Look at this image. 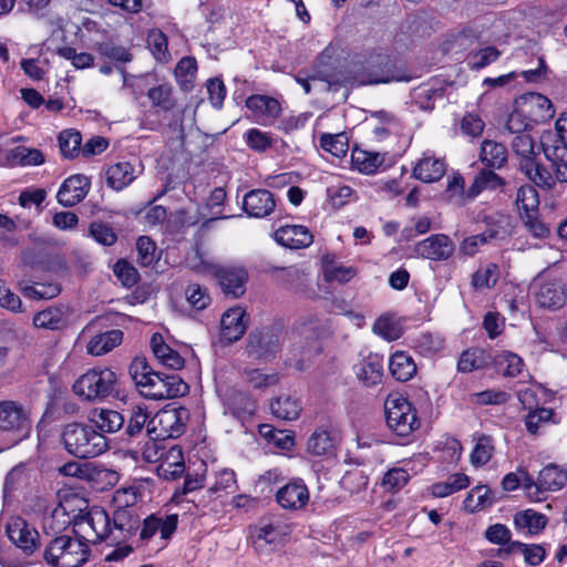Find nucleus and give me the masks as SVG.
I'll return each instance as SVG.
<instances>
[{
	"label": "nucleus",
	"instance_id": "nucleus-1",
	"mask_svg": "<svg viewBox=\"0 0 567 567\" xmlns=\"http://www.w3.org/2000/svg\"><path fill=\"white\" fill-rule=\"evenodd\" d=\"M128 373L138 393L150 400L176 399L189 392V385L176 372L156 371L143 355L131 361Z\"/></svg>",
	"mask_w": 567,
	"mask_h": 567
},
{
	"label": "nucleus",
	"instance_id": "nucleus-2",
	"mask_svg": "<svg viewBox=\"0 0 567 567\" xmlns=\"http://www.w3.org/2000/svg\"><path fill=\"white\" fill-rule=\"evenodd\" d=\"M91 507L87 499L76 494L65 495L43 519V530L47 535H73L92 542Z\"/></svg>",
	"mask_w": 567,
	"mask_h": 567
},
{
	"label": "nucleus",
	"instance_id": "nucleus-3",
	"mask_svg": "<svg viewBox=\"0 0 567 567\" xmlns=\"http://www.w3.org/2000/svg\"><path fill=\"white\" fill-rule=\"evenodd\" d=\"M92 544L120 545L137 535L141 517L136 509L117 506L112 515L103 507H91Z\"/></svg>",
	"mask_w": 567,
	"mask_h": 567
},
{
	"label": "nucleus",
	"instance_id": "nucleus-4",
	"mask_svg": "<svg viewBox=\"0 0 567 567\" xmlns=\"http://www.w3.org/2000/svg\"><path fill=\"white\" fill-rule=\"evenodd\" d=\"M354 78L360 85L409 82L412 79L402 60L378 50H372L364 55Z\"/></svg>",
	"mask_w": 567,
	"mask_h": 567
},
{
	"label": "nucleus",
	"instance_id": "nucleus-5",
	"mask_svg": "<svg viewBox=\"0 0 567 567\" xmlns=\"http://www.w3.org/2000/svg\"><path fill=\"white\" fill-rule=\"evenodd\" d=\"M512 151L517 159L518 171L537 187L549 190L556 185V173L551 174L539 159L536 141L529 134L516 135Z\"/></svg>",
	"mask_w": 567,
	"mask_h": 567
},
{
	"label": "nucleus",
	"instance_id": "nucleus-6",
	"mask_svg": "<svg viewBox=\"0 0 567 567\" xmlns=\"http://www.w3.org/2000/svg\"><path fill=\"white\" fill-rule=\"evenodd\" d=\"M64 450L76 458H93L109 449L107 439L94 425L83 422H71L61 431Z\"/></svg>",
	"mask_w": 567,
	"mask_h": 567
},
{
	"label": "nucleus",
	"instance_id": "nucleus-7",
	"mask_svg": "<svg viewBox=\"0 0 567 567\" xmlns=\"http://www.w3.org/2000/svg\"><path fill=\"white\" fill-rule=\"evenodd\" d=\"M89 543L80 536H55L47 544L43 559L51 567H81L91 555Z\"/></svg>",
	"mask_w": 567,
	"mask_h": 567
},
{
	"label": "nucleus",
	"instance_id": "nucleus-8",
	"mask_svg": "<svg viewBox=\"0 0 567 567\" xmlns=\"http://www.w3.org/2000/svg\"><path fill=\"white\" fill-rule=\"evenodd\" d=\"M117 374L110 368H92L81 374L72 385L73 393L86 402H102L118 396Z\"/></svg>",
	"mask_w": 567,
	"mask_h": 567
},
{
	"label": "nucleus",
	"instance_id": "nucleus-9",
	"mask_svg": "<svg viewBox=\"0 0 567 567\" xmlns=\"http://www.w3.org/2000/svg\"><path fill=\"white\" fill-rule=\"evenodd\" d=\"M385 422L390 431L405 440L411 441V436L421 427V420L417 416L416 408L408 398L401 394H390L384 402Z\"/></svg>",
	"mask_w": 567,
	"mask_h": 567
},
{
	"label": "nucleus",
	"instance_id": "nucleus-10",
	"mask_svg": "<svg viewBox=\"0 0 567 567\" xmlns=\"http://www.w3.org/2000/svg\"><path fill=\"white\" fill-rule=\"evenodd\" d=\"M518 473H523V489L526 496L533 502H542L546 498L547 492H556L567 484V470L560 468L554 463L543 467L535 481L534 476L523 467H518Z\"/></svg>",
	"mask_w": 567,
	"mask_h": 567
},
{
	"label": "nucleus",
	"instance_id": "nucleus-11",
	"mask_svg": "<svg viewBox=\"0 0 567 567\" xmlns=\"http://www.w3.org/2000/svg\"><path fill=\"white\" fill-rule=\"evenodd\" d=\"M188 411L185 408L158 410L147 423V436L153 441L177 439L186 432Z\"/></svg>",
	"mask_w": 567,
	"mask_h": 567
},
{
	"label": "nucleus",
	"instance_id": "nucleus-12",
	"mask_svg": "<svg viewBox=\"0 0 567 567\" xmlns=\"http://www.w3.org/2000/svg\"><path fill=\"white\" fill-rule=\"evenodd\" d=\"M206 269L217 281L225 296L239 298L246 292L249 276L244 267L207 264Z\"/></svg>",
	"mask_w": 567,
	"mask_h": 567
},
{
	"label": "nucleus",
	"instance_id": "nucleus-13",
	"mask_svg": "<svg viewBox=\"0 0 567 567\" xmlns=\"http://www.w3.org/2000/svg\"><path fill=\"white\" fill-rule=\"evenodd\" d=\"M178 527V514H167L161 517L157 514H150L143 520L135 536V546L143 547L148 545L153 537L159 533L161 539L169 540Z\"/></svg>",
	"mask_w": 567,
	"mask_h": 567
},
{
	"label": "nucleus",
	"instance_id": "nucleus-14",
	"mask_svg": "<svg viewBox=\"0 0 567 567\" xmlns=\"http://www.w3.org/2000/svg\"><path fill=\"white\" fill-rule=\"evenodd\" d=\"M557 138L550 146H543L548 161L551 162L559 183H567V113H561L555 122Z\"/></svg>",
	"mask_w": 567,
	"mask_h": 567
},
{
	"label": "nucleus",
	"instance_id": "nucleus-15",
	"mask_svg": "<svg viewBox=\"0 0 567 567\" xmlns=\"http://www.w3.org/2000/svg\"><path fill=\"white\" fill-rule=\"evenodd\" d=\"M6 534L16 548L31 556L41 546L39 532L20 516L12 517L6 525Z\"/></svg>",
	"mask_w": 567,
	"mask_h": 567
},
{
	"label": "nucleus",
	"instance_id": "nucleus-16",
	"mask_svg": "<svg viewBox=\"0 0 567 567\" xmlns=\"http://www.w3.org/2000/svg\"><path fill=\"white\" fill-rule=\"evenodd\" d=\"M279 350V336L270 327L252 330L247 339L246 351L249 357L267 361L275 358Z\"/></svg>",
	"mask_w": 567,
	"mask_h": 567
},
{
	"label": "nucleus",
	"instance_id": "nucleus-17",
	"mask_svg": "<svg viewBox=\"0 0 567 567\" xmlns=\"http://www.w3.org/2000/svg\"><path fill=\"white\" fill-rule=\"evenodd\" d=\"M515 101L522 109L527 121L532 122L534 126L547 122L555 114L551 101L540 93L527 92L518 96Z\"/></svg>",
	"mask_w": 567,
	"mask_h": 567
},
{
	"label": "nucleus",
	"instance_id": "nucleus-18",
	"mask_svg": "<svg viewBox=\"0 0 567 567\" xmlns=\"http://www.w3.org/2000/svg\"><path fill=\"white\" fill-rule=\"evenodd\" d=\"M245 105L250 112L249 117L252 122L264 126L274 124L282 112L280 102L276 97L266 94L249 95Z\"/></svg>",
	"mask_w": 567,
	"mask_h": 567
},
{
	"label": "nucleus",
	"instance_id": "nucleus-19",
	"mask_svg": "<svg viewBox=\"0 0 567 567\" xmlns=\"http://www.w3.org/2000/svg\"><path fill=\"white\" fill-rule=\"evenodd\" d=\"M416 257L432 261H446L455 251L453 240L445 234H433L414 246Z\"/></svg>",
	"mask_w": 567,
	"mask_h": 567
},
{
	"label": "nucleus",
	"instance_id": "nucleus-20",
	"mask_svg": "<svg viewBox=\"0 0 567 567\" xmlns=\"http://www.w3.org/2000/svg\"><path fill=\"white\" fill-rule=\"evenodd\" d=\"M0 431L12 432L18 435V440L28 436L30 421L21 404L14 401L0 402Z\"/></svg>",
	"mask_w": 567,
	"mask_h": 567
},
{
	"label": "nucleus",
	"instance_id": "nucleus-21",
	"mask_svg": "<svg viewBox=\"0 0 567 567\" xmlns=\"http://www.w3.org/2000/svg\"><path fill=\"white\" fill-rule=\"evenodd\" d=\"M534 296L540 308L558 310L567 302V286L558 279L543 280L535 286Z\"/></svg>",
	"mask_w": 567,
	"mask_h": 567
},
{
	"label": "nucleus",
	"instance_id": "nucleus-22",
	"mask_svg": "<svg viewBox=\"0 0 567 567\" xmlns=\"http://www.w3.org/2000/svg\"><path fill=\"white\" fill-rule=\"evenodd\" d=\"M275 497L281 508L299 511L309 503L310 494L302 478H292L277 489Z\"/></svg>",
	"mask_w": 567,
	"mask_h": 567
},
{
	"label": "nucleus",
	"instance_id": "nucleus-23",
	"mask_svg": "<svg viewBox=\"0 0 567 567\" xmlns=\"http://www.w3.org/2000/svg\"><path fill=\"white\" fill-rule=\"evenodd\" d=\"M90 188L91 182L85 175H71L60 185L56 200L63 207H73L86 197Z\"/></svg>",
	"mask_w": 567,
	"mask_h": 567
},
{
	"label": "nucleus",
	"instance_id": "nucleus-24",
	"mask_svg": "<svg viewBox=\"0 0 567 567\" xmlns=\"http://www.w3.org/2000/svg\"><path fill=\"white\" fill-rule=\"evenodd\" d=\"M275 195L266 188H255L247 192L243 198L244 212L252 218H265L276 210Z\"/></svg>",
	"mask_w": 567,
	"mask_h": 567
},
{
	"label": "nucleus",
	"instance_id": "nucleus-25",
	"mask_svg": "<svg viewBox=\"0 0 567 567\" xmlns=\"http://www.w3.org/2000/svg\"><path fill=\"white\" fill-rule=\"evenodd\" d=\"M249 317L241 307L226 310L220 319V339L227 343L238 341L246 332Z\"/></svg>",
	"mask_w": 567,
	"mask_h": 567
},
{
	"label": "nucleus",
	"instance_id": "nucleus-26",
	"mask_svg": "<svg viewBox=\"0 0 567 567\" xmlns=\"http://www.w3.org/2000/svg\"><path fill=\"white\" fill-rule=\"evenodd\" d=\"M446 162L435 156L433 151H425L412 169V176L423 183L439 182L446 173Z\"/></svg>",
	"mask_w": 567,
	"mask_h": 567
},
{
	"label": "nucleus",
	"instance_id": "nucleus-27",
	"mask_svg": "<svg viewBox=\"0 0 567 567\" xmlns=\"http://www.w3.org/2000/svg\"><path fill=\"white\" fill-rule=\"evenodd\" d=\"M70 307L56 303L33 315L32 323L38 329L61 331L69 324Z\"/></svg>",
	"mask_w": 567,
	"mask_h": 567
},
{
	"label": "nucleus",
	"instance_id": "nucleus-28",
	"mask_svg": "<svg viewBox=\"0 0 567 567\" xmlns=\"http://www.w3.org/2000/svg\"><path fill=\"white\" fill-rule=\"evenodd\" d=\"M45 161L43 153L38 148L16 146L10 150L0 148V166L25 167L39 166Z\"/></svg>",
	"mask_w": 567,
	"mask_h": 567
},
{
	"label": "nucleus",
	"instance_id": "nucleus-29",
	"mask_svg": "<svg viewBox=\"0 0 567 567\" xmlns=\"http://www.w3.org/2000/svg\"><path fill=\"white\" fill-rule=\"evenodd\" d=\"M276 241L290 249H302L313 243V235L302 225H285L275 231Z\"/></svg>",
	"mask_w": 567,
	"mask_h": 567
},
{
	"label": "nucleus",
	"instance_id": "nucleus-30",
	"mask_svg": "<svg viewBox=\"0 0 567 567\" xmlns=\"http://www.w3.org/2000/svg\"><path fill=\"white\" fill-rule=\"evenodd\" d=\"M125 424L122 429V435L127 440L136 439L145 431L147 434V423L152 419L151 412L145 405L135 404L124 410Z\"/></svg>",
	"mask_w": 567,
	"mask_h": 567
},
{
	"label": "nucleus",
	"instance_id": "nucleus-31",
	"mask_svg": "<svg viewBox=\"0 0 567 567\" xmlns=\"http://www.w3.org/2000/svg\"><path fill=\"white\" fill-rule=\"evenodd\" d=\"M337 449V437L330 425L318 426L307 441V452L315 456H330Z\"/></svg>",
	"mask_w": 567,
	"mask_h": 567
},
{
	"label": "nucleus",
	"instance_id": "nucleus-32",
	"mask_svg": "<svg viewBox=\"0 0 567 567\" xmlns=\"http://www.w3.org/2000/svg\"><path fill=\"white\" fill-rule=\"evenodd\" d=\"M150 347L152 349L154 357L164 367L169 368L174 371L184 368V358L178 353V351H176L165 342L162 333L154 332L152 334L150 340Z\"/></svg>",
	"mask_w": 567,
	"mask_h": 567
},
{
	"label": "nucleus",
	"instance_id": "nucleus-33",
	"mask_svg": "<svg viewBox=\"0 0 567 567\" xmlns=\"http://www.w3.org/2000/svg\"><path fill=\"white\" fill-rule=\"evenodd\" d=\"M492 357L489 350L480 347L467 348L461 352L456 363V370L460 373H471L486 369L492 364Z\"/></svg>",
	"mask_w": 567,
	"mask_h": 567
},
{
	"label": "nucleus",
	"instance_id": "nucleus-34",
	"mask_svg": "<svg viewBox=\"0 0 567 567\" xmlns=\"http://www.w3.org/2000/svg\"><path fill=\"white\" fill-rule=\"evenodd\" d=\"M495 169L485 167L474 177L471 186L466 190L465 198L474 199L484 190L503 189L506 185L505 179L494 172Z\"/></svg>",
	"mask_w": 567,
	"mask_h": 567
},
{
	"label": "nucleus",
	"instance_id": "nucleus-35",
	"mask_svg": "<svg viewBox=\"0 0 567 567\" xmlns=\"http://www.w3.org/2000/svg\"><path fill=\"white\" fill-rule=\"evenodd\" d=\"M513 524L517 530H526L529 536L540 534L548 524V517L533 508L515 513Z\"/></svg>",
	"mask_w": 567,
	"mask_h": 567
},
{
	"label": "nucleus",
	"instance_id": "nucleus-36",
	"mask_svg": "<svg viewBox=\"0 0 567 567\" xmlns=\"http://www.w3.org/2000/svg\"><path fill=\"white\" fill-rule=\"evenodd\" d=\"M384 154L354 146L351 150V166L361 174L372 175L383 165Z\"/></svg>",
	"mask_w": 567,
	"mask_h": 567
},
{
	"label": "nucleus",
	"instance_id": "nucleus-37",
	"mask_svg": "<svg viewBox=\"0 0 567 567\" xmlns=\"http://www.w3.org/2000/svg\"><path fill=\"white\" fill-rule=\"evenodd\" d=\"M281 537L280 524L271 520L261 519L251 532V538L258 551H264V547L267 545L276 546L280 543Z\"/></svg>",
	"mask_w": 567,
	"mask_h": 567
},
{
	"label": "nucleus",
	"instance_id": "nucleus-38",
	"mask_svg": "<svg viewBox=\"0 0 567 567\" xmlns=\"http://www.w3.org/2000/svg\"><path fill=\"white\" fill-rule=\"evenodd\" d=\"M389 370L396 381L408 382L416 374L417 368L409 352L398 350L389 359Z\"/></svg>",
	"mask_w": 567,
	"mask_h": 567
},
{
	"label": "nucleus",
	"instance_id": "nucleus-39",
	"mask_svg": "<svg viewBox=\"0 0 567 567\" xmlns=\"http://www.w3.org/2000/svg\"><path fill=\"white\" fill-rule=\"evenodd\" d=\"M123 336L124 333L120 329H112L97 333L87 342L86 351L91 355H103L118 347L123 341Z\"/></svg>",
	"mask_w": 567,
	"mask_h": 567
},
{
	"label": "nucleus",
	"instance_id": "nucleus-40",
	"mask_svg": "<svg viewBox=\"0 0 567 567\" xmlns=\"http://www.w3.org/2000/svg\"><path fill=\"white\" fill-rule=\"evenodd\" d=\"M474 446L470 454V462L474 467L486 465L495 453V440L492 435L475 432L473 434Z\"/></svg>",
	"mask_w": 567,
	"mask_h": 567
},
{
	"label": "nucleus",
	"instance_id": "nucleus-41",
	"mask_svg": "<svg viewBox=\"0 0 567 567\" xmlns=\"http://www.w3.org/2000/svg\"><path fill=\"white\" fill-rule=\"evenodd\" d=\"M508 152L503 143L484 140L481 145L480 159L485 167L501 169L507 164Z\"/></svg>",
	"mask_w": 567,
	"mask_h": 567
},
{
	"label": "nucleus",
	"instance_id": "nucleus-42",
	"mask_svg": "<svg viewBox=\"0 0 567 567\" xmlns=\"http://www.w3.org/2000/svg\"><path fill=\"white\" fill-rule=\"evenodd\" d=\"M134 172V166L126 161L110 165L105 172L106 184L116 192L123 190L135 179Z\"/></svg>",
	"mask_w": 567,
	"mask_h": 567
},
{
	"label": "nucleus",
	"instance_id": "nucleus-43",
	"mask_svg": "<svg viewBox=\"0 0 567 567\" xmlns=\"http://www.w3.org/2000/svg\"><path fill=\"white\" fill-rule=\"evenodd\" d=\"M147 99L151 101L152 107L157 113L173 112L177 105L174 96L173 86L169 83H162L156 86L150 87L146 93Z\"/></svg>",
	"mask_w": 567,
	"mask_h": 567
},
{
	"label": "nucleus",
	"instance_id": "nucleus-44",
	"mask_svg": "<svg viewBox=\"0 0 567 567\" xmlns=\"http://www.w3.org/2000/svg\"><path fill=\"white\" fill-rule=\"evenodd\" d=\"M357 377L364 386H374L382 381L383 363L377 354H370L364 358L357 372Z\"/></svg>",
	"mask_w": 567,
	"mask_h": 567
},
{
	"label": "nucleus",
	"instance_id": "nucleus-45",
	"mask_svg": "<svg viewBox=\"0 0 567 567\" xmlns=\"http://www.w3.org/2000/svg\"><path fill=\"white\" fill-rule=\"evenodd\" d=\"M471 484L470 477L464 473L451 474L445 482L433 483L430 494L435 498H444L460 491L467 488Z\"/></svg>",
	"mask_w": 567,
	"mask_h": 567
},
{
	"label": "nucleus",
	"instance_id": "nucleus-46",
	"mask_svg": "<svg viewBox=\"0 0 567 567\" xmlns=\"http://www.w3.org/2000/svg\"><path fill=\"white\" fill-rule=\"evenodd\" d=\"M551 408L536 406L525 415V427L530 435H537L543 426L557 424L559 420Z\"/></svg>",
	"mask_w": 567,
	"mask_h": 567
},
{
	"label": "nucleus",
	"instance_id": "nucleus-47",
	"mask_svg": "<svg viewBox=\"0 0 567 567\" xmlns=\"http://www.w3.org/2000/svg\"><path fill=\"white\" fill-rule=\"evenodd\" d=\"M94 50L101 59L110 61L116 68L118 64H125L133 60V54L127 48L116 44L112 40L97 42Z\"/></svg>",
	"mask_w": 567,
	"mask_h": 567
},
{
	"label": "nucleus",
	"instance_id": "nucleus-48",
	"mask_svg": "<svg viewBox=\"0 0 567 567\" xmlns=\"http://www.w3.org/2000/svg\"><path fill=\"white\" fill-rule=\"evenodd\" d=\"M322 275L326 282L338 281L340 284L349 282L355 275L351 267L338 266L334 255L326 254L322 256Z\"/></svg>",
	"mask_w": 567,
	"mask_h": 567
},
{
	"label": "nucleus",
	"instance_id": "nucleus-49",
	"mask_svg": "<svg viewBox=\"0 0 567 567\" xmlns=\"http://www.w3.org/2000/svg\"><path fill=\"white\" fill-rule=\"evenodd\" d=\"M159 476L165 480L174 481L179 478L185 472L183 452L179 447H172L168 455L157 467Z\"/></svg>",
	"mask_w": 567,
	"mask_h": 567
},
{
	"label": "nucleus",
	"instance_id": "nucleus-50",
	"mask_svg": "<svg viewBox=\"0 0 567 567\" xmlns=\"http://www.w3.org/2000/svg\"><path fill=\"white\" fill-rule=\"evenodd\" d=\"M38 284H40L39 280L31 276L23 275V277L18 280L17 287L22 296L30 300H49L61 293V286H49V290L41 293L38 291Z\"/></svg>",
	"mask_w": 567,
	"mask_h": 567
},
{
	"label": "nucleus",
	"instance_id": "nucleus-51",
	"mask_svg": "<svg viewBox=\"0 0 567 567\" xmlns=\"http://www.w3.org/2000/svg\"><path fill=\"white\" fill-rule=\"evenodd\" d=\"M270 410L277 419L292 421L299 417L302 406L298 399L280 395L271 401Z\"/></svg>",
	"mask_w": 567,
	"mask_h": 567
},
{
	"label": "nucleus",
	"instance_id": "nucleus-52",
	"mask_svg": "<svg viewBox=\"0 0 567 567\" xmlns=\"http://www.w3.org/2000/svg\"><path fill=\"white\" fill-rule=\"evenodd\" d=\"M492 364L506 378L518 377L525 367L522 357L512 351H503L492 357Z\"/></svg>",
	"mask_w": 567,
	"mask_h": 567
},
{
	"label": "nucleus",
	"instance_id": "nucleus-53",
	"mask_svg": "<svg viewBox=\"0 0 567 567\" xmlns=\"http://www.w3.org/2000/svg\"><path fill=\"white\" fill-rule=\"evenodd\" d=\"M197 74V61L194 56L182 58L174 70V75L181 87L185 92L194 89V82Z\"/></svg>",
	"mask_w": 567,
	"mask_h": 567
},
{
	"label": "nucleus",
	"instance_id": "nucleus-54",
	"mask_svg": "<svg viewBox=\"0 0 567 567\" xmlns=\"http://www.w3.org/2000/svg\"><path fill=\"white\" fill-rule=\"evenodd\" d=\"M501 277V269L496 262H488L478 268L471 278V285L475 290L493 289Z\"/></svg>",
	"mask_w": 567,
	"mask_h": 567
},
{
	"label": "nucleus",
	"instance_id": "nucleus-55",
	"mask_svg": "<svg viewBox=\"0 0 567 567\" xmlns=\"http://www.w3.org/2000/svg\"><path fill=\"white\" fill-rule=\"evenodd\" d=\"M535 186V184H524L517 189L515 204L520 213V217L538 212L539 196Z\"/></svg>",
	"mask_w": 567,
	"mask_h": 567
},
{
	"label": "nucleus",
	"instance_id": "nucleus-56",
	"mask_svg": "<svg viewBox=\"0 0 567 567\" xmlns=\"http://www.w3.org/2000/svg\"><path fill=\"white\" fill-rule=\"evenodd\" d=\"M59 148L64 158L73 159L81 153L82 135L79 131L69 128L58 136Z\"/></svg>",
	"mask_w": 567,
	"mask_h": 567
},
{
	"label": "nucleus",
	"instance_id": "nucleus-57",
	"mask_svg": "<svg viewBox=\"0 0 567 567\" xmlns=\"http://www.w3.org/2000/svg\"><path fill=\"white\" fill-rule=\"evenodd\" d=\"M495 498L492 496V491L487 485H477L471 489L464 505L470 507V512H478L493 506Z\"/></svg>",
	"mask_w": 567,
	"mask_h": 567
},
{
	"label": "nucleus",
	"instance_id": "nucleus-58",
	"mask_svg": "<svg viewBox=\"0 0 567 567\" xmlns=\"http://www.w3.org/2000/svg\"><path fill=\"white\" fill-rule=\"evenodd\" d=\"M124 410L122 412L102 409L97 414L96 429L101 433H115L124 427Z\"/></svg>",
	"mask_w": 567,
	"mask_h": 567
},
{
	"label": "nucleus",
	"instance_id": "nucleus-59",
	"mask_svg": "<svg viewBox=\"0 0 567 567\" xmlns=\"http://www.w3.org/2000/svg\"><path fill=\"white\" fill-rule=\"evenodd\" d=\"M320 147L334 157H344L349 151V140L346 133H323L319 140Z\"/></svg>",
	"mask_w": 567,
	"mask_h": 567
},
{
	"label": "nucleus",
	"instance_id": "nucleus-60",
	"mask_svg": "<svg viewBox=\"0 0 567 567\" xmlns=\"http://www.w3.org/2000/svg\"><path fill=\"white\" fill-rule=\"evenodd\" d=\"M147 47L157 61L167 62L171 59V53L168 51V39L162 30H150L147 34Z\"/></svg>",
	"mask_w": 567,
	"mask_h": 567
},
{
	"label": "nucleus",
	"instance_id": "nucleus-61",
	"mask_svg": "<svg viewBox=\"0 0 567 567\" xmlns=\"http://www.w3.org/2000/svg\"><path fill=\"white\" fill-rule=\"evenodd\" d=\"M184 295L187 303L197 311L205 310L212 302L208 289L196 282L188 284Z\"/></svg>",
	"mask_w": 567,
	"mask_h": 567
},
{
	"label": "nucleus",
	"instance_id": "nucleus-62",
	"mask_svg": "<svg viewBox=\"0 0 567 567\" xmlns=\"http://www.w3.org/2000/svg\"><path fill=\"white\" fill-rule=\"evenodd\" d=\"M246 145L257 153H264L269 150L274 144L272 134L262 132L259 128L252 127L247 130L243 136Z\"/></svg>",
	"mask_w": 567,
	"mask_h": 567
},
{
	"label": "nucleus",
	"instance_id": "nucleus-63",
	"mask_svg": "<svg viewBox=\"0 0 567 567\" xmlns=\"http://www.w3.org/2000/svg\"><path fill=\"white\" fill-rule=\"evenodd\" d=\"M511 395L496 389H487L481 392H475L470 395V402L474 405H503L508 402Z\"/></svg>",
	"mask_w": 567,
	"mask_h": 567
},
{
	"label": "nucleus",
	"instance_id": "nucleus-64",
	"mask_svg": "<svg viewBox=\"0 0 567 567\" xmlns=\"http://www.w3.org/2000/svg\"><path fill=\"white\" fill-rule=\"evenodd\" d=\"M113 272L118 281L126 288L135 286L141 277L138 270L126 259H118L113 266Z\"/></svg>",
	"mask_w": 567,
	"mask_h": 567
}]
</instances>
